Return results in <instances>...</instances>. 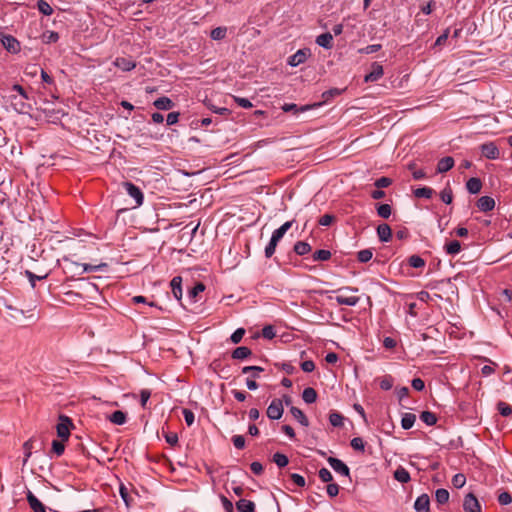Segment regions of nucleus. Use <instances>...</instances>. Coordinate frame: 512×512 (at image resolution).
I'll list each match as a JSON object with an SVG mask.
<instances>
[{"label":"nucleus","instance_id":"21","mask_svg":"<svg viewBox=\"0 0 512 512\" xmlns=\"http://www.w3.org/2000/svg\"><path fill=\"white\" fill-rule=\"evenodd\" d=\"M153 104L159 110H170L174 106L172 100L165 96L156 99Z\"/></svg>","mask_w":512,"mask_h":512},{"label":"nucleus","instance_id":"38","mask_svg":"<svg viewBox=\"0 0 512 512\" xmlns=\"http://www.w3.org/2000/svg\"><path fill=\"white\" fill-rule=\"evenodd\" d=\"M440 198L441 200L446 204H451L453 200V193L452 189L449 185H447L441 192H440Z\"/></svg>","mask_w":512,"mask_h":512},{"label":"nucleus","instance_id":"43","mask_svg":"<svg viewBox=\"0 0 512 512\" xmlns=\"http://www.w3.org/2000/svg\"><path fill=\"white\" fill-rule=\"evenodd\" d=\"M377 213L382 218H389L392 213V208L389 204H380L377 207Z\"/></svg>","mask_w":512,"mask_h":512},{"label":"nucleus","instance_id":"39","mask_svg":"<svg viewBox=\"0 0 512 512\" xmlns=\"http://www.w3.org/2000/svg\"><path fill=\"white\" fill-rule=\"evenodd\" d=\"M373 252L371 249H363L357 253V259L361 263H366L372 259Z\"/></svg>","mask_w":512,"mask_h":512},{"label":"nucleus","instance_id":"27","mask_svg":"<svg viewBox=\"0 0 512 512\" xmlns=\"http://www.w3.org/2000/svg\"><path fill=\"white\" fill-rule=\"evenodd\" d=\"M236 507L240 512H253L255 509V504L252 501L240 499L236 503Z\"/></svg>","mask_w":512,"mask_h":512},{"label":"nucleus","instance_id":"58","mask_svg":"<svg viewBox=\"0 0 512 512\" xmlns=\"http://www.w3.org/2000/svg\"><path fill=\"white\" fill-rule=\"evenodd\" d=\"M232 442L237 449H243L245 447V438L242 435H234Z\"/></svg>","mask_w":512,"mask_h":512},{"label":"nucleus","instance_id":"41","mask_svg":"<svg viewBox=\"0 0 512 512\" xmlns=\"http://www.w3.org/2000/svg\"><path fill=\"white\" fill-rule=\"evenodd\" d=\"M37 8L42 14L46 16H49L53 13L52 7L45 0H38Z\"/></svg>","mask_w":512,"mask_h":512},{"label":"nucleus","instance_id":"57","mask_svg":"<svg viewBox=\"0 0 512 512\" xmlns=\"http://www.w3.org/2000/svg\"><path fill=\"white\" fill-rule=\"evenodd\" d=\"M274 327L271 325H267L262 329V336L266 339H272L275 337Z\"/></svg>","mask_w":512,"mask_h":512},{"label":"nucleus","instance_id":"51","mask_svg":"<svg viewBox=\"0 0 512 512\" xmlns=\"http://www.w3.org/2000/svg\"><path fill=\"white\" fill-rule=\"evenodd\" d=\"M351 447L354 449V450H357V451H361L363 452L364 449H365V444H364V441L361 437H355L351 440Z\"/></svg>","mask_w":512,"mask_h":512},{"label":"nucleus","instance_id":"20","mask_svg":"<svg viewBox=\"0 0 512 512\" xmlns=\"http://www.w3.org/2000/svg\"><path fill=\"white\" fill-rule=\"evenodd\" d=\"M293 222H294L293 220L285 222L283 225H281L278 229H276L273 232L271 238L273 240L279 242L283 238L285 233L292 227Z\"/></svg>","mask_w":512,"mask_h":512},{"label":"nucleus","instance_id":"32","mask_svg":"<svg viewBox=\"0 0 512 512\" xmlns=\"http://www.w3.org/2000/svg\"><path fill=\"white\" fill-rule=\"evenodd\" d=\"M416 420V416L412 413H405L401 419V426L403 429L408 430L412 428Z\"/></svg>","mask_w":512,"mask_h":512},{"label":"nucleus","instance_id":"9","mask_svg":"<svg viewBox=\"0 0 512 512\" xmlns=\"http://www.w3.org/2000/svg\"><path fill=\"white\" fill-rule=\"evenodd\" d=\"M481 153L487 159H497L499 158V149L493 142L484 143L480 147Z\"/></svg>","mask_w":512,"mask_h":512},{"label":"nucleus","instance_id":"3","mask_svg":"<svg viewBox=\"0 0 512 512\" xmlns=\"http://www.w3.org/2000/svg\"><path fill=\"white\" fill-rule=\"evenodd\" d=\"M0 41L5 49L11 53L20 51V42L15 37L1 33Z\"/></svg>","mask_w":512,"mask_h":512},{"label":"nucleus","instance_id":"24","mask_svg":"<svg viewBox=\"0 0 512 512\" xmlns=\"http://www.w3.org/2000/svg\"><path fill=\"white\" fill-rule=\"evenodd\" d=\"M252 354L251 350L248 347L240 346L234 349L232 352V358L242 360L249 357Z\"/></svg>","mask_w":512,"mask_h":512},{"label":"nucleus","instance_id":"60","mask_svg":"<svg viewBox=\"0 0 512 512\" xmlns=\"http://www.w3.org/2000/svg\"><path fill=\"white\" fill-rule=\"evenodd\" d=\"M183 416H184V420H185V422H186V424L188 426H191L194 423L195 416H194V413L191 410L184 409L183 410Z\"/></svg>","mask_w":512,"mask_h":512},{"label":"nucleus","instance_id":"61","mask_svg":"<svg viewBox=\"0 0 512 512\" xmlns=\"http://www.w3.org/2000/svg\"><path fill=\"white\" fill-rule=\"evenodd\" d=\"M326 491L330 497H335L339 493V486L336 483H329L326 487Z\"/></svg>","mask_w":512,"mask_h":512},{"label":"nucleus","instance_id":"28","mask_svg":"<svg viewBox=\"0 0 512 512\" xmlns=\"http://www.w3.org/2000/svg\"><path fill=\"white\" fill-rule=\"evenodd\" d=\"M302 398L307 404H312L317 399V392L314 388L307 387L302 393Z\"/></svg>","mask_w":512,"mask_h":512},{"label":"nucleus","instance_id":"13","mask_svg":"<svg viewBox=\"0 0 512 512\" xmlns=\"http://www.w3.org/2000/svg\"><path fill=\"white\" fill-rule=\"evenodd\" d=\"M377 235L381 242H389L392 238V230L388 224L383 223L377 227Z\"/></svg>","mask_w":512,"mask_h":512},{"label":"nucleus","instance_id":"2","mask_svg":"<svg viewBox=\"0 0 512 512\" xmlns=\"http://www.w3.org/2000/svg\"><path fill=\"white\" fill-rule=\"evenodd\" d=\"M73 426L72 420L68 416L60 415L59 422L56 425L57 436L62 439V441H67Z\"/></svg>","mask_w":512,"mask_h":512},{"label":"nucleus","instance_id":"59","mask_svg":"<svg viewBox=\"0 0 512 512\" xmlns=\"http://www.w3.org/2000/svg\"><path fill=\"white\" fill-rule=\"evenodd\" d=\"M391 183H392V180L390 178H388V177H381V178H379V179H377L375 181V186L377 188L381 189V188H386V187L390 186Z\"/></svg>","mask_w":512,"mask_h":512},{"label":"nucleus","instance_id":"15","mask_svg":"<svg viewBox=\"0 0 512 512\" xmlns=\"http://www.w3.org/2000/svg\"><path fill=\"white\" fill-rule=\"evenodd\" d=\"M115 66H117L122 71H130L135 68L136 63L132 58L120 57L117 58L114 62Z\"/></svg>","mask_w":512,"mask_h":512},{"label":"nucleus","instance_id":"19","mask_svg":"<svg viewBox=\"0 0 512 512\" xmlns=\"http://www.w3.org/2000/svg\"><path fill=\"white\" fill-rule=\"evenodd\" d=\"M316 43L326 49L332 48L333 45V36L330 33H323L317 36Z\"/></svg>","mask_w":512,"mask_h":512},{"label":"nucleus","instance_id":"17","mask_svg":"<svg viewBox=\"0 0 512 512\" xmlns=\"http://www.w3.org/2000/svg\"><path fill=\"white\" fill-rule=\"evenodd\" d=\"M182 278L180 276H175L172 278L170 282V286L172 289V293L177 300L182 298Z\"/></svg>","mask_w":512,"mask_h":512},{"label":"nucleus","instance_id":"56","mask_svg":"<svg viewBox=\"0 0 512 512\" xmlns=\"http://www.w3.org/2000/svg\"><path fill=\"white\" fill-rule=\"evenodd\" d=\"M244 334H245V330L243 328H238L236 331H234V333L230 337L232 343H234V344L239 343L242 340Z\"/></svg>","mask_w":512,"mask_h":512},{"label":"nucleus","instance_id":"54","mask_svg":"<svg viewBox=\"0 0 512 512\" xmlns=\"http://www.w3.org/2000/svg\"><path fill=\"white\" fill-rule=\"evenodd\" d=\"M251 371H254L253 378H258L259 373L263 371V368L260 366H245L242 368V373L246 374Z\"/></svg>","mask_w":512,"mask_h":512},{"label":"nucleus","instance_id":"18","mask_svg":"<svg viewBox=\"0 0 512 512\" xmlns=\"http://www.w3.org/2000/svg\"><path fill=\"white\" fill-rule=\"evenodd\" d=\"M106 418L115 425H123L126 423V414L120 410L114 411L110 415H106Z\"/></svg>","mask_w":512,"mask_h":512},{"label":"nucleus","instance_id":"7","mask_svg":"<svg viewBox=\"0 0 512 512\" xmlns=\"http://www.w3.org/2000/svg\"><path fill=\"white\" fill-rule=\"evenodd\" d=\"M327 461L335 472H337L343 476L349 477V475H350L349 467L343 461H341L338 458H334V457H329L327 459Z\"/></svg>","mask_w":512,"mask_h":512},{"label":"nucleus","instance_id":"64","mask_svg":"<svg viewBox=\"0 0 512 512\" xmlns=\"http://www.w3.org/2000/svg\"><path fill=\"white\" fill-rule=\"evenodd\" d=\"M291 480L299 487L305 486V479L303 476L297 473H292L290 475Z\"/></svg>","mask_w":512,"mask_h":512},{"label":"nucleus","instance_id":"48","mask_svg":"<svg viewBox=\"0 0 512 512\" xmlns=\"http://www.w3.org/2000/svg\"><path fill=\"white\" fill-rule=\"evenodd\" d=\"M497 409H498L499 413L504 417H507V416L511 415V413H512V407L509 404H507L506 402L500 401L497 404Z\"/></svg>","mask_w":512,"mask_h":512},{"label":"nucleus","instance_id":"1","mask_svg":"<svg viewBox=\"0 0 512 512\" xmlns=\"http://www.w3.org/2000/svg\"><path fill=\"white\" fill-rule=\"evenodd\" d=\"M77 289L78 291L75 292V295L79 298L93 299L94 293L96 292V285L86 278H81L78 280ZM68 294H74V292H69Z\"/></svg>","mask_w":512,"mask_h":512},{"label":"nucleus","instance_id":"23","mask_svg":"<svg viewBox=\"0 0 512 512\" xmlns=\"http://www.w3.org/2000/svg\"><path fill=\"white\" fill-rule=\"evenodd\" d=\"M466 188L471 194H477L482 188V183L479 178H470L466 183Z\"/></svg>","mask_w":512,"mask_h":512},{"label":"nucleus","instance_id":"42","mask_svg":"<svg viewBox=\"0 0 512 512\" xmlns=\"http://www.w3.org/2000/svg\"><path fill=\"white\" fill-rule=\"evenodd\" d=\"M331 258V252L329 250L320 249L313 254L315 261H327Z\"/></svg>","mask_w":512,"mask_h":512},{"label":"nucleus","instance_id":"49","mask_svg":"<svg viewBox=\"0 0 512 512\" xmlns=\"http://www.w3.org/2000/svg\"><path fill=\"white\" fill-rule=\"evenodd\" d=\"M466 483V477L462 473L455 474L452 478V484L456 488H462Z\"/></svg>","mask_w":512,"mask_h":512},{"label":"nucleus","instance_id":"40","mask_svg":"<svg viewBox=\"0 0 512 512\" xmlns=\"http://www.w3.org/2000/svg\"><path fill=\"white\" fill-rule=\"evenodd\" d=\"M64 442L65 441H62V439L52 441V452L56 454V456H61L64 453Z\"/></svg>","mask_w":512,"mask_h":512},{"label":"nucleus","instance_id":"47","mask_svg":"<svg viewBox=\"0 0 512 512\" xmlns=\"http://www.w3.org/2000/svg\"><path fill=\"white\" fill-rule=\"evenodd\" d=\"M205 290V285L201 282H198L192 289L189 290L188 296L190 299L195 301V298L199 293H202Z\"/></svg>","mask_w":512,"mask_h":512},{"label":"nucleus","instance_id":"26","mask_svg":"<svg viewBox=\"0 0 512 512\" xmlns=\"http://www.w3.org/2000/svg\"><path fill=\"white\" fill-rule=\"evenodd\" d=\"M34 448V438H30L23 444L24 450V459H23V467L27 464L29 458L32 455V449Z\"/></svg>","mask_w":512,"mask_h":512},{"label":"nucleus","instance_id":"62","mask_svg":"<svg viewBox=\"0 0 512 512\" xmlns=\"http://www.w3.org/2000/svg\"><path fill=\"white\" fill-rule=\"evenodd\" d=\"M234 101L242 108L249 109L253 107L252 103L246 98L234 96Z\"/></svg>","mask_w":512,"mask_h":512},{"label":"nucleus","instance_id":"36","mask_svg":"<svg viewBox=\"0 0 512 512\" xmlns=\"http://www.w3.org/2000/svg\"><path fill=\"white\" fill-rule=\"evenodd\" d=\"M461 250V244L458 240H453L445 245V251L447 254L455 255Z\"/></svg>","mask_w":512,"mask_h":512},{"label":"nucleus","instance_id":"53","mask_svg":"<svg viewBox=\"0 0 512 512\" xmlns=\"http://www.w3.org/2000/svg\"><path fill=\"white\" fill-rule=\"evenodd\" d=\"M277 244H278L277 241L273 240L272 238L270 239L268 245L265 248V256L267 258L272 257V255L275 253Z\"/></svg>","mask_w":512,"mask_h":512},{"label":"nucleus","instance_id":"52","mask_svg":"<svg viewBox=\"0 0 512 512\" xmlns=\"http://www.w3.org/2000/svg\"><path fill=\"white\" fill-rule=\"evenodd\" d=\"M318 475L319 478L325 483H329L333 480V476L327 468H321L318 472Z\"/></svg>","mask_w":512,"mask_h":512},{"label":"nucleus","instance_id":"22","mask_svg":"<svg viewBox=\"0 0 512 512\" xmlns=\"http://www.w3.org/2000/svg\"><path fill=\"white\" fill-rule=\"evenodd\" d=\"M335 300L339 305L355 306L359 302V297L338 295Z\"/></svg>","mask_w":512,"mask_h":512},{"label":"nucleus","instance_id":"55","mask_svg":"<svg viewBox=\"0 0 512 512\" xmlns=\"http://www.w3.org/2000/svg\"><path fill=\"white\" fill-rule=\"evenodd\" d=\"M498 502L501 505H508L512 502V496L509 492H502L498 495Z\"/></svg>","mask_w":512,"mask_h":512},{"label":"nucleus","instance_id":"16","mask_svg":"<svg viewBox=\"0 0 512 512\" xmlns=\"http://www.w3.org/2000/svg\"><path fill=\"white\" fill-rule=\"evenodd\" d=\"M454 166V159L450 156L443 157L437 164V173H445Z\"/></svg>","mask_w":512,"mask_h":512},{"label":"nucleus","instance_id":"30","mask_svg":"<svg viewBox=\"0 0 512 512\" xmlns=\"http://www.w3.org/2000/svg\"><path fill=\"white\" fill-rule=\"evenodd\" d=\"M319 104H315V106H318ZM314 107V105H313ZM312 106L310 105H305V106H301V107H298L296 104H284L282 106V109L283 111L285 112H289V111H294V113H298V112H305V111H308L309 109H311Z\"/></svg>","mask_w":512,"mask_h":512},{"label":"nucleus","instance_id":"37","mask_svg":"<svg viewBox=\"0 0 512 512\" xmlns=\"http://www.w3.org/2000/svg\"><path fill=\"white\" fill-rule=\"evenodd\" d=\"M436 501L439 504H445L449 500V492L444 488L437 489L435 492Z\"/></svg>","mask_w":512,"mask_h":512},{"label":"nucleus","instance_id":"50","mask_svg":"<svg viewBox=\"0 0 512 512\" xmlns=\"http://www.w3.org/2000/svg\"><path fill=\"white\" fill-rule=\"evenodd\" d=\"M379 385L383 390H390L393 386V378L391 376H384L380 379Z\"/></svg>","mask_w":512,"mask_h":512},{"label":"nucleus","instance_id":"63","mask_svg":"<svg viewBox=\"0 0 512 512\" xmlns=\"http://www.w3.org/2000/svg\"><path fill=\"white\" fill-rule=\"evenodd\" d=\"M24 98H17V96L13 97L12 105H14L15 109L19 112H22L25 109V102L23 101Z\"/></svg>","mask_w":512,"mask_h":512},{"label":"nucleus","instance_id":"34","mask_svg":"<svg viewBox=\"0 0 512 512\" xmlns=\"http://www.w3.org/2000/svg\"><path fill=\"white\" fill-rule=\"evenodd\" d=\"M420 419L429 426L435 425L437 422V416L430 411H423L420 415Z\"/></svg>","mask_w":512,"mask_h":512},{"label":"nucleus","instance_id":"44","mask_svg":"<svg viewBox=\"0 0 512 512\" xmlns=\"http://www.w3.org/2000/svg\"><path fill=\"white\" fill-rule=\"evenodd\" d=\"M408 263L413 268H422L425 266V260L418 255L410 256Z\"/></svg>","mask_w":512,"mask_h":512},{"label":"nucleus","instance_id":"31","mask_svg":"<svg viewBox=\"0 0 512 512\" xmlns=\"http://www.w3.org/2000/svg\"><path fill=\"white\" fill-rule=\"evenodd\" d=\"M294 251L297 255H305L311 251V246L304 241H298L294 245Z\"/></svg>","mask_w":512,"mask_h":512},{"label":"nucleus","instance_id":"8","mask_svg":"<svg viewBox=\"0 0 512 512\" xmlns=\"http://www.w3.org/2000/svg\"><path fill=\"white\" fill-rule=\"evenodd\" d=\"M308 56H310L309 49H300L295 54L289 57L288 64L290 66L296 67L304 63L307 60Z\"/></svg>","mask_w":512,"mask_h":512},{"label":"nucleus","instance_id":"45","mask_svg":"<svg viewBox=\"0 0 512 512\" xmlns=\"http://www.w3.org/2000/svg\"><path fill=\"white\" fill-rule=\"evenodd\" d=\"M226 33L227 29L225 27H217L211 31L210 36L213 40H222L225 38Z\"/></svg>","mask_w":512,"mask_h":512},{"label":"nucleus","instance_id":"12","mask_svg":"<svg viewBox=\"0 0 512 512\" xmlns=\"http://www.w3.org/2000/svg\"><path fill=\"white\" fill-rule=\"evenodd\" d=\"M26 498L34 512H46L45 506L31 491H28Z\"/></svg>","mask_w":512,"mask_h":512},{"label":"nucleus","instance_id":"11","mask_svg":"<svg viewBox=\"0 0 512 512\" xmlns=\"http://www.w3.org/2000/svg\"><path fill=\"white\" fill-rule=\"evenodd\" d=\"M414 509L417 512H429L430 510V498L427 494H422L417 497L414 503Z\"/></svg>","mask_w":512,"mask_h":512},{"label":"nucleus","instance_id":"29","mask_svg":"<svg viewBox=\"0 0 512 512\" xmlns=\"http://www.w3.org/2000/svg\"><path fill=\"white\" fill-rule=\"evenodd\" d=\"M394 478L400 483H407L410 481V474L405 468L399 467L394 472Z\"/></svg>","mask_w":512,"mask_h":512},{"label":"nucleus","instance_id":"46","mask_svg":"<svg viewBox=\"0 0 512 512\" xmlns=\"http://www.w3.org/2000/svg\"><path fill=\"white\" fill-rule=\"evenodd\" d=\"M343 416L337 412H332L329 415V421L334 427H341L343 425Z\"/></svg>","mask_w":512,"mask_h":512},{"label":"nucleus","instance_id":"33","mask_svg":"<svg viewBox=\"0 0 512 512\" xmlns=\"http://www.w3.org/2000/svg\"><path fill=\"white\" fill-rule=\"evenodd\" d=\"M272 461L279 467V468H283L285 466L288 465L289 463V459L288 457L283 454V453H280V452H276L274 455H273V458H272Z\"/></svg>","mask_w":512,"mask_h":512},{"label":"nucleus","instance_id":"4","mask_svg":"<svg viewBox=\"0 0 512 512\" xmlns=\"http://www.w3.org/2000/svg\"><path fill=\"white\" fill-rule=\"evenodd\" d=\"M124 188L127 194L135 200V206H140L143 203L144 195L139 187L131 182H125Z\"/></svg>","mask_w":512,"mask_h":512},{"label":"nucleus","instance_id":"35","mask_svg":"<svg viewBox=\"0 0 512 512\" xmlns=\"http://www.w3.org/2000/svg\"><path fill=\"white\" fill-rule=\"evenodd\" d=\"M433 193H434V190L430 187H421V188H417L414 191L415 197L426 198V199H430L433 196Z\"/></svg>","mask_w":512,"mask_h":512},{"label":"nucleus","instance_id":"14","mask_svg":"<svg viewBox=\"0 0 512 512\" xmlns=\"http://www.w3.org/2000/svg\"><path fill=\"white\" fill-rule=\"evenodd\" d=\"M477 207L483 211H491L495 207V201L490 196H482L477 201Z\"/></svg>","mask_w":512,"mask_h":512},{"label":"nucleus","instance_id":"5","mask_svg":"<svg viewBox=\"0 0 512 512\" xmlns=\"http://www.w3.org/2000/svg\"><path fill=\"white\" fill-rule=\"evenodd\" d=\"M465 512H482L481 505L473 493H468L463 501Z\"/></svg>","mask_w":512,"mask_h":512},{"label":"nucleus","instance_id":"25","mask_svg":"<svg viewBox=\"0 0 512 512\" xmlns=\"http://www.w3.org/2000/svg\"><path fill=\"white\" fill-rule=\"evenodd\" d=\"M290 412L291 414L293 415V417L303 426H308L309 425V421L307 419V417L305 416V414L302 412V410H300L299 408L297 407H294L292 406L291 409H290Z\"/></svg>","mask_w":512,"mask_h":512},{"label":"nucleus","instance_id":"6","mask_svg":"<svg viewBox=\"0 0 512 512\" xmlns=\"http://www.w3.org/2000/svg\"><path fill=\"white\" fill-rule=\"evenodd\" d=\"M267 416L272 420H278L283 415V404L280 399H274L267 408Z\"/></svg>","mask_w":512,"mask_h":512},{"label":"nucleus","instance_id":"10","mask_svg":"<svg viewBox=\"0 0 512 512\" xmlns=\"http://www.w3.org/2000/svg\"><path fill=\"white\" fill-rule=\"evenodd\" d=\"M383 67L377 62L371 65V71L365 76V82H375L383 76Z\"/></svg>","mask_w":512,"mask_h":512}]
</instances>
